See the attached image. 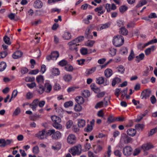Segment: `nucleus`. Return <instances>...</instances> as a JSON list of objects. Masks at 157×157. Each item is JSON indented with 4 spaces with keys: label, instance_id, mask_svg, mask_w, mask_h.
<instances>
[{
    "label": "nucleus",
    "instance_id": "nucleus-1",
    "mask_svg": "<svg viewBox=\"0 0 157 157\" xmlns=\"http://www.w3.org/2000/svg\"><path fill=\"white\" fill-rule=\"evenodd\" d=\"M112 42L114 46L117 47H119L124 44V38L121 35H117L113 37Z\"/></svg>",
    "mask_w": 157,
    "mask_h": 157
},
{
    "label": "nucleus",
    "instance_id": "nucleus-2",
    "mask_svg": "<svg viewBox=\"0 0 157 157\" xmlns=\"http://www.w3.org/2000/svg\"><path fill=\"white\" fill-rule=\"evenodd\" d=\"M59 52L57 51H55L52 52L50 55L47 56L46 58L48 61L51 60H56L59 57Z\"/></svg>",
    "mask_w": 157,
    "mask_h": 157
},
{
    "label": "nucleus",
    "instance_id": "nucleus-3",
    "mask_svg": "<svg viewBox=\"0 0 157 157\" xmlns=\"http://www.w3.org/2000/svg\"><path fill=\"white\" fill-rule=\"evenodd\" d=\"M13 142L12 139H7L5 140L3 139H0V147H4L8 145H10L11 143Z\"/></svg>",
    "mask_w": 157,
    "mask_h": 157
},
{
    "label": "nucleus",
    "instance_id": "nucleus-4",
    "mask_svg": "<svg viewBox=\"0 0 157 157\" xmlns=\"http://www.w3.org/2000/svg\"><path fill=\"white\" fill-rule=\"evenodd\" d=\"M36 136L39 139L43 140L46 139L47 136L46 133V130L43 129L41 131H39L36 134Z\"/></svg>",
    "mask_w": 157,
    "mask_h": 157
},
{
    "label": "nucleus",
    "instance_id": "nucleus-5",
    "mask_svg": "<svg viewBox=\"0 0 157 157\" xmlns=\"http://www.w3.org/2000/svg\"><path fill=\"white\" fill-rule=\"evenodd\" d=\"M69 151L73 156L76 155H79L81 153V148L78 146L72 147L71 149V151Z\"/></svg>",
    "mask_w": 157,
    "mask_h": 157
},
{
    "label": "nucleus",
    "instance_id": "nucleus-6",
    "mask_svg": "<svg viewBox=\"0 0 157 157\" xmlns=\"http://www.w3.org/2000/svg\"><path fill=\"white\" fill-rule=\"evenodd\" d=\"M132 139L128 136L126 134L123 133L121 135V140L124 142V144H127L131 143Z\"/></svg>",
    "mask_w": 157,
    "mask_h": 157
},
{
    "label": "nucleus",
    "instance_id": "nucleus-7",
    "mask_svg": "<svg viewBox=\"0 0 157 157\" xmlns=\"http://www.w3.org/2000/svg\"><path fill=\"white\" fill-rule=\"evenodd\" d=\"M132 149L129 146H127L124 148L123 152V154L126 156H129L132 154Z\"/></svg>",
    "mask_w": 157,
    "mask_h": 157
},
{
    "label": "nucleus",
    "instance_id": "nucleus-8",
    "mask_svg": "<svg viewBox=\"0 0 157 157\" xmlns=\"http://www.w3.org/2000/svg\"><path fill=\"white\" fill-rule=\"evenodd\" d=\"M92 28L91 27H88L86 30L85 36L87 39H92L93 36L91 34Z\"/></svg>",
    "mask_w": 157,
    "mask_h": 157
},
{
    "label": "nucleus",
    "instance_id": "nucleus-9",
    "mask_svg": "<svg viewBox=\"0 0 157 157\" xmlns=\"http://www.w3.org/2000/svg\"><path fill=\"white\" fill-rule=\"evenodd\" d=\"M76 141V138L75 136L72 134L69 135L67 138V142L70 144H74Z\"/></svg>",
    "mask_w": 157,
    "mask_h": 157
},
{
    "label": "nucleus",
    "instance_id": "nucleus-10",
    "mask_svg": "<svg viewBox=\"0 0 157 157\" xmlns=\"http://www.w3.org/2000/svg\"><path fill=\"white\" fill-rule=\"evenodd\" d=\"M76 42L75 41H74V40L69 42L68 43V44L70 46V49L71 50H75L76 52L78 50V48L76 46L78 45H79V44H76Z\"/></svg>",
    "mask_w": 157,
    "mask_h": 157
},
{
    "label": "nucleus",
    "instance_id": "nucleus-11",
    "mask_svg": "<svg viewBox=\"0 0 157 157\" xmlns=\"http://www.w3.org/2000/svg\"><path fill=\"white\" fill-rule=\"evenodd\" d=\"M151 94V92L150 90H145L143 91L141 93V96L142 98H144L146 99L148 98Z\"/></svg>",
    "mask_w": 157,
    "mask_h": 157
},
{
    "label": "nucleus",
    "instance_id": "nucleus-12",
    "mask_svg": "<svg viewBox=\"0 0 157 157\" xmlns=\"http://www.w3.org/2000/svg\"><path fill=\"white\" fill-rule=\"evenodd\" d=\"M39 103V101L38 99H35L32 103L29 105V106L33 110H36Z\"/></svg>",
    "mask_w": 157,
    "mask_h": 157
},
{
    "label": "nucleus",
    "instance_id": "nucleus-13",
    "mask_svg": "<svg viewBox=\"0 0 157 157\" xmlns=\"http://www.w3.org/2000/svg\"><path fill=\"white\" fill-rule=\"evenodd\" d=\"M153 147V145L149 143L143 144L141 146V149L144 151L148 150Z\"/></svg>",
    "mask_w": 157,
    "mask_h": 157
},
{
    "label": "nucleus",
    "instance_id": "nucleus-14",
    "mask_svg": "<svg viewBox=\"0 0 157 157\" xmlns=\"http://www.w3.org/2000/svg\"><path fill=\"white\" fill-rule=\"evenodd\" d=\"M33 6L36 9H40L43 6L42 2L40 0H37L34 3Z\"/></svg>",
    "mask_w": 157,
    "mask_h": 157
},
{
    "label": "nucleus",
    "instance_id": "nucleus-15",
    "mask_svg": "<svg viewBox=\"0 0 157 157\" xmlns=\"http://www.w3.org/2000/svg\"><path fill=\"white\" fill-rule=\"evenodd\" d=\"M23 54L22 52L20 51H17L15 52L12 55V57L14 59H17L21 57Z\"/></svg>",
    "mask_w": 157,
    "mask_h": 157
},
{
    "label": "nucleus",
    "instance_id": "nucleus-16",
    "mask_svg": "<svg viewBox=\"0 0 157 157\" xmlns=\"http://www.w3.org/2000/svg\"><path fill=\"white\" fill-rule=\"evenodd\" d=\"M127 133L128 135L133 137L136 135V131L134 129L130 128L127 130Z\"/></svg>",
    "mask_w": 157,
    "mask_h": 157
},
{
    "label": "nucleus",
    "instance_id": "nucleus-17",
    "mask_svg": "<svg viewBox=\"0 0 157 157\" xmlns=\"http://www.w3.org/2000/svg\"><path fill=\"white\" fill-rule=\"evenodd\" d=\"M61 137V133L59 131H55L53 133L52 136V138L54 140H58Z\"/></svg>",
    "mask_w": 157,
    "mask_h": 157
},
{
    "label": "nucleus",
    "instance_id": "nucleus-18",
    "mask_svg": "<svg viewBox=\"0 0 157 157\" xmlns=\"http://www.w3.org/2000/svg\"><path fill=\"white\" fill-rule=\"evenodd\" d=\"M105 76L107 78L110 77L113 74V71L110 69H106L104 71Z\"/></svg>",
    "mask_w": 157,
    "mask_h": 157
},
{
    "label": "nucleus",
    "instance_id": "nucleus-19",
    "mask_svg": "<svg viewBox=\"0 0 157 157\" xmlns=\"http://www.w3.org/2000/svg\"><path fill=\"white\" fill-rule=\"evenodd\" d=\"M106 10H114L116 9V7L114 4L111 5L107 4L105 6Z\"/></svg>",
    "mask_w": 157,
    "mask_h": 157
},
{
    "label": "nucleus",
    "instance_id": "nucleus-20",
    "mask_svg": "<svg viewBox=\"0 0 157 157\" xmlns=\"http://www.w3.org/2000/svg\"><path fill=\"white\" fill-rule=\"evenodd\" d=\"M75 101L78 104H82L84 102V98L81 96H78L75 98Z\"/></svg>",
    "mask_w": 157,
    "mask_h": 157
},
{
    "label": "nucleus",
    "instance_id": "nucleus-21",
    "mask_svg": "<svg viewBox=\"0 0 157 157\" xmlns=\"http://www.w3.org/2000/svg\"><path fill=\"white\" fill-rule=\"evenodd\" d=\"M45 90H45L46 92H49L52 89V85L49 83H46L45 84L44 86Z\"/></svg>",
    "mask_w": 157,
    "mask_h": 157
},
{
    "label": "nucleus",
    "instance_id": "nucleus-22",
    "mask_svg": "<svg viewBox=\"0 0 157 157\" xmlns=\"http://www.w3.org/2000/svg\"><path fill=\"white\" fill-rule=\"evenodd\" d=\"M96 68V67H94L91 68L87 69L85 73L87 75H89L94 73L95 71Z\"/></svg>",
    "mask_w": 157,
    "mask_h": 157
},
{
    "label": "nucleus",
    "instance_id": "nucleus-23",
    "mask_svg": "<svg viewBox=\"0 0 157 157\" xmlns=\"http://www.w3.org/2000/svg\"><path fill=\"white\" fill-rule=\"evenodd\" d=\"M120 33L123 35H126L128 34V30L124 27H121L120 29Z\"/></svg>",
    "mask_w": 157,
    "mask_h": 157
},
{
    "label": "nucleus",
    "instance_id": "nucleus-24",
    "mask_svg": "<svg viewBox=\"0 0 157 157\" xmlns=\"http://www.w3.org/2000/svg\"><path fill=\"white\" fill-rule=\"evenodd\" d=\"M144 57V53H141L138 56H136V60L138 62H139L141 60L143 59Z\"/></svg>",
    "mask_w": 157,
    "mask_h": 157
},
{
    "label": "nucleus",
    "instance_id": "nucleus-25",
    "mask_svg": "<svg viewBox=\"0 0 157 157\" xmlns=\"http://www.w3.org/2000/svg\"><path fill=\"white\" fill-rule=\"evenodd\" d=\"M51 119L53 122V123L56 122H60L61 121V119L56 116H53L51 117Z\"/></svg>",
    "mask_w": 157,
    "mask_h": 157
},
{
    "label": "nucleus",
    "instance_id": "nucleus-26",
    "mask_svg": "<svg viewBox=\"0 0 157 157\" xmlns=\"http://www.w3.org/2000/svg\"><path fill=\"white\" fill-rule=\"evenodd\" d=\"M121 81V79L117 77L114 78L112 81V85L113 86H114L117 83H120Z\"/></svg>",
    "mask_w": 157,
    "mask_h": 157
},
{
    "label": "nucleus",
    "instance_id": "nucleus-27",
    "mask_svg": "<svg viewBox=\"0 0 157 157\" xmlns=\"http://www.w3.org/2000/svg\"><path fill=\"white\" fill-rule=\"evenodd\" d=\"M85 124V121L83 119L79 120L78 121V126L79 128L83 127Z\"/></svg>",
    "mask_w": 157,
    "mask_h": 157
},
{
    "label": "nucleus",
    "instance_id": "nucleus-28",
    "mask_svg": "<svg viewBox=\"0 0 157 157\" xmlns=\"http://www.w3.org/2000/svg\"><path fill=\"white\" fill-rule=\"evenodd\" d=\"M52 71V75L54 76L58 75L60 74L59 70L58 68H53Z\"/></svg>",
    "mask_w": 157,
    "mask_h": 157
},
{
    "label": "nucleus",
    "instance_id": "nucleus-29",
    "mask_svg": "<svg viewBox=\"0 0 157 157\" xmlns=\"http://www.w3.org/2000/svg\"><path fill=\"white\" fill-rule=\"evenodd\" d=\"M104 82L105 79L102 77H99L96 79V82L99 84H102Z\"/></svg>",
    "mask_w": 157,
    "mask_h": 157
},
{
    "label": "nucleus",
    "instance_id": "nucleus-30",
    "mask_svg": "<svg viewBox=\"0 0 157 157\" xmlns=\"http://www.w3.org/2000/svg\"><path fill=\"white\" fill-rule=\"evenodd\" d=\"M6 63L4 62H2L0 63V71H3L6 68Z\"/></svg>",
    "mask_w": 157,
    "mask_h": 157
},
{
    "label": "nucleus",
    "instance_id": "nucleus-31",
    "mask_svg": "<svg viewBox=\"0 0 157 157\" xmlns=\"http://www.w3.org/2000/svg\"><path fill=\"white\" fill-rule=\"evenodd\" d=\"M63 37L66 40H69L71 38V33L69 32H66L64 33Z\"/></svg>",
    "mask_w": 157,
    "mask_h": 157
},
{
    "label": "nucleus",
    "instance_id": "nucleus-32",
    "mask_svg": "<svg viewBox=\"0 0 157 157\" xmlns=\"http://www.w3.org/2000/svg\"><path fill=\"white\" fill-rule=\"evenodd\" d=\"M72 77L71 75H66L63 77V79L66 82H68L71 79Z\"/></svg>",
    "mask_w": 157,
    "mask_h": 157
},
{
    "label": "nucleus",
    "instance_id": "nucleus-33",
    "mask_svg": "<svg viewBox=\"0 0 157 157\" xmlns=\"http://www.w3.org/2000/svg\"><path fill=\"white\" fill-rule=\"evenodd\" d=\"M60 122H56L53 123V126L57 129H60L62 128V125L59 124Z\"/></svg>",
    "mask_w": 157,
    "mask_h": 157
},
{
    "label": "nucleus",
    "instance_id": "nucleus-34",
    "mask_svg": "<svg viewBox=\"0 0 157 157\" xmlns=\"http://www.w3.org/2000/svg\"><path fill=\"white\" fill-rule=\"evenodd\" d=\"M44 80L43 76L41 75H39L36 78V81L39 83L43 82Z\"/></svg>",
    "mask_w": 157,
    "mask_h": 157
},
{
    "label": "nucleus",
    "instance_id": "nucleus-35",
    "mask_svg": "<svg viewBox=\"0 0 157 157\" xmlns=\"http://www.w3.org/2000/svg\"><path fill=\"white\" fill-rule=\"evenodd\" d=\"M84 38V37L83 36H79L74 40V41H75L77 43L83 40Z\"/></svg>",
    "mask_w": 157,
    "mask_h": 157
},
{
    "label": "nucleus",
    "instance_id": "nucleus-36",
    "mask_svg": "<svg viewBox=\"0 0 157 157\" xmlns=\"http://www.w3.org/2000/svg\"><path fill=\"white\" fill-rule=\"evenodd\" d=\"M147 3V2L145 0H143L140 1L138 4L136 5V7L137 9L139 8V7L142 6L143 5H145Z\"/></svg>",
    "mask_w": 157,
    "mask_h": 157
},
{
    "label": "nucleus",
    "instance_id": "nucleus-37",
    "mask_svg": "<svg viewBox=\"0 0 157 157\" xmlns=\"http://www.w3.org/2000/svg\"><path fill=\"white\" fill-rule=\"evenodd\" d=\"M82 95L85 98H87L90 96V92L88 90H85L82 92Z\"/></svg>",
    "mask_w": 157,
    "mask_h": 157
},
{
    "label": "nucleus",
    "instance_id": "nucleus-38",
    "mask_svg": "<svg viewBox=\"0 0 157 157\" xmlns=\"http://www.w3.org/2000/svg\"><path fill=\"white\" fill-rule=\"evenodd\" d=\"M135 55L133 50H132L131 51L130 54L128 57V59L129 61H131L134 58Z\"/></svg>",
    "mask_w": 157,
    "mask_h": 157
},
{
    "label": "nucleus",
    "instance_id": "nucleus-39",
    "mask_svg": "<svg viewBox=\"0 0 157 157\" xmlns=\"http://www.w3.org/2000/svg\"><path fill=\"white\" fill-rule=\"evenodd\" d=\"M82 107L80 104L76 105L74 107V109L75 111L77 112L80 111L81 110Z\"/></svg>",
    "mask_w": 157,
    "mask_h": 157
},
{
    "label": "nucleus",
    "instance_id": "nucleus-40",
    "mask_svg": "<svg viewBox=\"0 0 157 157\" xmlns=\"http://www.w3.org/2000/svg\"><path fill=\"white\" fill-rule=\"evenodd\" d=\"M3 40L5 43L7 44L8 45H10L11 44V43L10 41V39L7 36H4L3 38Z\"/></svg>",
    "mask_w": 157,
    "mask_h": 157
},
{
    "label": "nucleus",
    "instance_id": "nucleus-41",
    "mask_svg": "<svg viewBox=\"0 0 157 157\" xmlns=\"http://www.w3.org/2000/svg\"><path fill=\"white\" fill-rule=\"evenodd\" d=\"M34 14L36 15L42 16L44 14L43 10H35Z\"/></svg>",
    "mask_w": 157,
    "mask_h": 157
},
{
    "label": "nucleus",
    "instance_id": "nucleus-42",
    "mask_svg": "<svg viewBox=\"0 0 157 157\" xmlns=\"http://www.w3.org/2000/svg\"><path fill=\"white\" fill-rule=\"evenodd\" d=\"M92 126L87 124L86 127L84 128V131L86 132H90L92 130Z\"/></svg>",
    "mask_w": 157,
    "mask_h": 157
},
{
    "label": "nucleus",
    "instance_id": "nucleus-43",
    "mask_svg": "<svg viewBox=\"0 0 157 157\" xmlns=\"http://www.w3.org/2000/svg\"><path fill=\"white\" fill-rule=\"evenodd\" d=\"M73 105V103L71 101L66 102L64 104V106L65 108H67L69 106H71Z\"/></svg>",
    "mask_w": 157,
    "mask_h": 157
},
{
    "label": "nucleus",
    "instance_id": "nucleus-44",
    "mask_svg": "<svg viewBox=\"0 0 157 157\" xmlns=\"http://www.w3.org/2000/svg\"><path fill=\"white\" fill-rule=\"evenodd\" d=\"M115 121V118H113L112 115H111L108 118L107 121L108 123H111Z\"/></svg>",
    "mask_w": 157,
    "mask_h": 157
},
{
    "label": "nucleus",
    "instance_id": "nucleus-45",
    "mask_svg": "<svg viewBox=\"0 0 157 157\" xmlns=\"http://www.w3.org/2000/svg\"><path fill=\"white\" fill-rule=\"evenodd\" d=\"M157 42V39H155L154 40H152L147 42V43L144 44V46H146L149 44H152L154 43H156Z\"/></svg>",
    "mask_w": 157,
    "mask_h": 157
},
{
    "label": "nucleus",
    "instance_id": "nucleus-46",
    "mask_svg": "<svg viewBox=\"0 0 157 157\" xmlns=\"http://www.w3.org/2000/svg\"><path fill=\"white\" fill-rule=\"evenodd\" d=\"M110 25V24L108 23H106L105 24H103L101 25L100 28V30L106 29L108 28Z\"/></svg>",
    "mask_w": 157,
    "mask_h": 157
},
{
    "label": "nucleus",
    "instance_id": "nucleus-47",
    "mask_svg": "<svg viewBox=\"0 0 157 157\" xmlns=\"http://www.w3.org/2000/svg\"><path fill=\"white\" fill-rule=\"evenodd\" d=\"M55 132V130L54 129H50L47 131H46V136H51L52 135H53V133Z\"/></svg>",
    "mask_w": 157,
    "mask_h": 157
},
{
    "label": "nucleus",
    "instance_id": "nucleus-48",
    "mask_svg": "<svg viewBox=\"0 0 157 157\" xmlns=\"http://www.w3.org/2000/svg\"><path fill=\"white\" fill-rule=\"evenodd\" d=\"M121 51L122 54L123 55L126 54L128 52V50L127 48L124 47L122 48L121 49Z\"/></svg>",
    "mask_w": 157,
    "mask_h": 157
},
{
    "label": "nucleus",
    "instance_id": "nucleus-49",
    "mask_svg": "<svg viewBox=\"0 0 157 157\" xmlns=\"http://www.w3.org/2000/svg\"><path fill=\"white\" fill-rule=\"evenodd\" d=\"M39 150L38 147L37 146H36L33 148V152L35 154H37L39 152Z\"/></svg>",
    "mask_w": 157,
    "mask_h": 157
},
{
    "label": "nucleus",
    "instance_id": "nucleus-50",
    "mask_svg": "<svg viewBox=\"0 0 157 157\" xmlns=\"http://www.w3.org/2000/svg\"><path fill=\"white\" fill-rule=\"evenodd\" d=\"M7 52L6 51L1 52L0 53V58H3L6 56Z\"/></svg>",
    "mask_w": 157,
    "mask_h": 157
},
{
    "label": "nucleus",
    "instance_id": "nucleus-51",
    "mask_svg": "<svg viewBox=\"0 0 157 157\" xmlns=\"http://www.w3.org/2000/svg\"><path fill=\"white\" fill-rule=\"evenodd\" d=\"M35 80V78L34 77H27L25 78V81L27 82H33Z\"/></svg>",
    "mask_w": 157,
    "mask_h": 157
},
{
    "label": "nucleus",
    "instance_id": "nucleus-52",
    "mask_svg": "<svg viewBox=\"0 0 157 157\" xmlns=\"http://www.w3.org/2000/svg\"><path fill=\"white\" fill-rule=\"evenodd\" d=\"M20 112L21 110L20 108L19 107H17L13 113V115H17L20 113Z\"/></svg>",
    "mask_w": 157,
    "mask_h": 157
},
{
    "label": "nucleus",
    "instance_id": "nucleus-53",
    "mask_svg": "<svg viewBox=\"0 0 157 157\" xmlns=\"http://www.w3.org/2000/svg\"><path fill=\"white\" fill-rule=\"evenodd\" d=\"M110 54L112 56H115L116 53V50L114 48H111L110 49Z\"/></svg>",
    "mask_w": 157,
    "mask_h": 157
},
{
    "label": "nucleus",
    "instance_id": "nucleus-54",
    "mask_svg": "<svg viewBox=\"0 0 157 157\" xmlns=\"http://www.w3.org/2000/svg\"><path fill=\"white\" fill-rule=\"evenodd\" d=\"M80 51L82 55H85L87 53V50L86 48H82L81 49Z\"/></svg>",
    "mask_w": 157,
    "mask_h": 157
},
{
    "label": "nucleus",
    "instance_id": "nucleus-55",
    "mask_svg": "<svg viewBox=\"0 0 157 157\" xmlns=\"http://www.w3.org/2000/svg\"><path fill=\"white\" fill-rule=\"evenodd\" d=\"M67 63V62L66 60L63 59L60 61L59 63V64L62 66L66 65Z\"/></svg>",
    "mask_w": 157,
    "mask_h": 157
},
{
    "label": "nucleus",
    "instance_id": "nucleus-56",
    "mask_svg": "<svg viewBox=\"0 0 157 157\" xmlns=\"http://www.w3.org/2000/svg\"><path fill=\"white\" fill-rule=\"evenodd\" d=\"M73 124V122L72 121L69 120L68 121L66 124V126L67 128H69L71 127Z\"/></svg>",
    "mask_w": 157,
    "mask_h": 157
},
{
    "label": "nucleus",
    "instance_id": "nucleus-57",
    "mask_svg": "<svg viewBox=\"0 0 157 157\" xmlns=\"http://www.w3.org/2000/svg\"><path fill=\"white\" fill-rule=\"evenodd\" d=\"M27 86L30 88H32L36 86V83L35 82H33L31 83H28Z\"/></svg>",
    "mask_w": 157,
    "mask_h": 157
},
{
    "label": "nucleus",
    "instance_id": "nucleus-58",
    "mask_svg": "<svg viewBox=\"0 0 157 157\" xmlns=\"http://www.w3.org/2000/svg\"><path fill=\"white\" fill-rule=\"evenodd\" d=\"M39 72V70L38 69H36L34 70H32L30 72H29V74L31 75H36Z\"/></svg>",
    "mask_w": 157,
    "mask_h": 157
},
{
    "label": "nucleus",
    "instance_id": "nucleus-59",
    "mask_svg": "<svg viewBox=\"0 0 157 157\" xmlns=\"http://www.w3.org/2000/svg\"><path fill=\"white\" fill-rule=\"evenodd\" d=\"M65 69L69 71H71L73 70V67L71 66H67L65 67Z\"/></svg>",
    "mask_w": 157,
    "mask_h": 157
},
{
    "label": "nucleus",
    "instance_id": "nucleus-60",
    "mask_svg": "<svg viewBox=\"0 0 157 157\" xmlns=\"http://www.w3.org/2000/svg\"><path fill=\"white\" fill-rule=\"evenodd\" d=\"M61 146L59 144H57L55 146H52V149L54 150H59Z\"/></svg>",
    "mask_w": 157,
    "mask_h": 157
},
{
    "label": "nucleus",
    "instance_id": "nucleus-61",
    "mask_svg": "<svg viewBox=\"0 0 157 157\" xmlns=\"http://www.w3.org/2000/svg\"><path fill=\"white\" fill-rule=\"evenodd\" d=\"M157 131V127H156L155 128L151 129L150 132L148 134V135L150 136L153 135L155 132Z\"/></svg>",
    "mask_w": 157,
    "mask_h": 157
},
{
    "label": "nucleus",
    "instance_id": "nucleus-62",
    "mask_svg": "<svg viewBox=\"0 0 157 157\" xmlns=\"http://www.w3.org/2000/svg\"><path fill=\"white\" fill-rule=\"evenodd\" d=\"M103 105V102L102 101L98 102L95 105V107L97 109L99 107H101Z\"/></svg>",
    "mask_w": 157,
    "mask_h": 157
},
{
    "label": "nucleus",
    "instance_id": "nucleus-63",
    "mask_svg": "<svg viewBox=\"0 0 157 157\" xmlns=\"http://www.w3.org/2000/svg\"><path fill=\"white\" fill-rule=\"evenodd\" d=\"M33 97V94L30 92L27 93L26 95V98L27 99H29L32 98Z\"/></svg>",
    "mask_w": 157,
    "mask_h": 157
},
{
    "label": "nucleus",
    "instance_id": "nucleus-64",
    "mask_svg": "<svg viewBox=\"0 0 157 157\" xmlns=\"http://www.w3.org/2000/svg\"><path fill=\"white\" fill-rule=\"evenodd\" d=\"M95 41H94L90 40L87 43L86 45L89 47H92Z\"/></svg>",
    "mask_w": 157,
    "mask_h": 157
}]
</instances>
